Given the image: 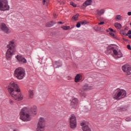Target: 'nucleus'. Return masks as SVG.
<instances>
[{
  "instance_id": "obj_32",
  "label": "nucleus",
  "mask_w": 131,
  "mask_h": 131,
  "mask_svg": "<svg viewBox=\"0 0 131 131\" xmlns=\"http://www.w3.org/2000/svg\"><path fill=\"white\" fill-rule=\"evenodd\" d=\"M126 121H131V119L130 118H126L125 119Z\"/></svg>"
},
{
  "instance_id": "obj_40",
  "label": "nucleus",
  "mask_w": 131,
  "mask_h": 131,
  "mask_svg": "<svg viewBox=\"0 0 131 131\" xmlns=\"http://www.w3.org/2000/svg\"><path fill=\"white\" fill-rule=\"evenodd\" d=\"M129 38H131V35H129Z\"/></svg>"
},
{
  "instance_id": "obj_37",
  "label": "nucleus",
  "mask_w": 131,
  "mask_h": 131,
  "mask_svg": "<svg viewBox=\"0 0 131 131\" xmlns=\"http://www.w3.org/2000/svg\"><path fill=\"white\" fill-rule=\"evenodd\" d=\"M128 34H131V30L128 31Z\"/></svg>"
},
{
  "instance_id": "obj_7",
  "label": "nucleus",
  "mask_w": 131,
  "mask_h": 131,
  "mask_svg": "<svg viewBox=\"0 0 131 131\" xmlns=\"http://www.w3.org/2000/svg\"><path fill=\"white\" fill-rule=\"evenodd\" d=\"M46 130V122L45 118L40 117L37 124V131Z\"/></svg>"
},
{
  "instance_id": "obj_33",
  "label": "nucleus",
  "mask_w": 131,
  "mask_h": 131,
  "mask_svg": "<svg viewBox=\"0 0 131 131\" xmlns=\"http://www.w3.org/2000/svg\"><path fill=\"white\" fill-rule=\"evenodd\" d=\"M104 21H102L101 23H98V25H103V24H104Z\"/></svg>"
},
{
  "instance_id": "obj_43",
  "label": "nucleus",
  "mask_w": 131,
  "mask_h": 131,
  "mask_svg": "<svg viewBox=\"0 0 131 131\" xmlns=\"http://www.w3.org/2000/svg\"><path fill=\"white\" fill-rule=\"evenodd\" d=\"M54 17H56V16H55V15H54Z\"/></svg>"
},
{
  "instance_id": "obj_31",
  "label": "nucleus",
  "mask_w": 131,
  "mask_h": 131,
  "mask_svg": "<svg viewBox=\"0 0 131 131\" xmlns=\"http://www.w3.org/2000/svg\"><path fill=\"white\" fill-rule=\"evenodd\" d=\"M109 30H110L111 32H116L115 31L113 30L111 28H109Z\"/></svg>"
},
{
  "instance_id": "obj_14",
  "label": "nucleus",
  "mask_w": 131,
  "mask_h": 131,
  "mask_svg": "<svg viewBox=\"0 0 131 131\" xmlns=\"http://www.w3.org/2000/svg\"><path fill=\"white\" fill-rule=\"evenodd\" d=\"M15 58L17 59V61L21 64H26V63H27V60H26V59L21 55H16L15 56Z\"/></svg>"
},
{
  "instance_id": "obj_36",
  "label": "nucleus",
  "mask_w": 131,
  "mask_h": 131,
  "mask_svg": "<svg viewBox=\"0 0 131 131\" xmlns=\"http://www.w3.org/2000/svg\"><path fill=\"white\" fill-rule=\"evenodd\" d=\"M127 15H128V16H131V12H128L127 13Z\"/></svg>"
},
{
  "instance_id": "obj_38",
  "label": "nucleus",
  "mask_w": 131,
  "mask_h": 131,
  "mask_svg": "<svg viewBox=\"0 0 131 131\" xmlns=\"http://www.w3.org/2000/svg\"><path fill=\"white\" fill-rule=\"evenodd\" d=\"M58 23H59V24H63V23L61 21L58 22Z\"/></svg>"
},
{
  "instance_id": "obj_8",
  "label": "nucleus",
  "mask_w": 131,
  "mask_h": 131,
  "mask_svg": "<svg viewBox=\"0 0 131 131\" xmlns=\"http://www.w3.org/2000/svg\"><path fill=\"white\" fill-rule=\"evenodd\" d=\"M10 10V6L9 5V1L0 0V11H9Z\"/></svg>"
},
{
  "instance_id": "obj_9",
  "label": "nucleus",
  "mask_w": 131,
  "mask_h": 131,
  "mask_svg": "<svg viewBox=\"0 0 131 131\" xmlns=\"http://www.w3.org/2000/svg\"><path fill=\"white\" fill-rule=\"evenodd\" d=\"M93 85H89L88 84H85L82 86V89L79 90V93L80 94L81 96L83 97H85L86 94L84 92L85 91H91V90H93Z\"/></svg>"
},
{
  "instance_id": "obj_28",
  "label": "nucleus",
  "mask_w": 131,
  "mask_h": 131,
  "mask_svg": "<svg viewBox=\"0 0 131 131\" xmlns=\"http://www.w3.org/2000/svg\"><path fill=\"white\" fill-rule=\"evenodd\" d=\"M70 5H71V6H72L74 8H76V4H75L74 3L70 2Z\"/></svg>"
},
{
  "instance_id": "obj_6",
  "label": "nucleus",
  "mask_w": 131,
  "mask_h": 131,
  "mask_svg": "<svg viewBox=\"0 0 131 131\" xmlns=\"http://www.w3.org/2000/svg\"><path fill=\"white\" fill-rule=\"evenodd\" d=\"M25 75H26V73L25 72V70L23 68H17L14 71L15 77L19 80L23 79L25 77Z\"/></svg>"
},
{
  "instance_id": "obj_13",
  "label": "nucleus",
  "mask_w": 131,
  "mask_h": 131,
  "mask_svg": "<svg viewBox=\"0 0 131 131\" xmlns=\"http://www.w3.org/2000/svg\"><path fill=\"white\" fill-rule=\"evenodd\" d=\"M0 29L7 34L11 33V30H10V29L7 27V25H6L5 23L0 24Z\"/></svg>"
},
{
  "instance_id": "obj_35",
  "label": "nucleus",
  "mask_w": 131,
  "mask_h": 131,
  "mask_svg": "<svg viewBox=\"0 0 131 131\" xmlns=\"http://www.w3.org/2000/svg\"><path fill=\"white\" fill-rule=\"evenodd\" d=\"M9 103H10V104H13V103H14V101L10 99Z\"/></svg>"
},
{
  "instance_id": "obj_12",
  "label": "nucleus",
  "mask_w": 131,
  "mask_h": 131,
  "mask_svg": "<svg viewBox=\"0 0 131 131\" xmlns=\"http://www.w3.org/2000/svg\"><path fill=\"white\" fill-rule=\"evenodd\" d=\"M70 126L72 128H75L77 126V122L76 121V117L74 116H72L70 118Z\"/></svg>"
},
{
  "instance_id": "obj_3",
  "label": "nucleus",
  "mask_w": 131,
  "mask_h": 131,
  "mask_svg": "<svg viewBox=\"0 0 131 131\" xmlns=\"http://www.w3.org/2000/svg\"><path fill=\"white\" fill-rule=\"evenodd\" d=\"M16 45H15V40H12L9 41V45H7V51L6 53V58L7 60H11L12 59V57L14 54H15V52H16Z\"/></svg>"
},
{
  "instance_id": "obj_17",
  "label": "nucleus",
  "mask_w": 131,
  "mask_h": 131,
  "mask_svg": "<svg viewBox=\"0 0 131 131\" xmlns=\"http://www.w3.org/2000/svg\"><path fill=\"white\" fill-rule=\"evenodd\" d=\"M31 111L33 113V115H36L37 113V107L36 106L34 105L31 108Z\"/></svg>"
},
{
  "instance_id": "obj_19",
  "label": "nucleus",
  "mask_w": 131,
  "mask_h": 131,
  "mask_svg": "<svg viewBox=\"0 0 131 131\" xmlns=\"http://www.w3.org/2000/svg\"><path fill=\"white\" fill-rule=\"evenodd\" d=\"M96 13L98 16H102V15H104V13H105V9H102L100 10H97Z\"/></svg>"
},
{
  "instance_id": "obj_24",
  "label": "nucleus",
  "mask_w": 131,
  "mask_h": 131,
  "mask_svg": "<svg viewBox=\"0 0 131 131\" xmlns=\"http://www.w3.org/2000/svg\"><path fill=\"white\" fill-rule=\"evenodd\" d=\"M46 27H52V26H54V24L53 23V21L47 23L46 24Z\"/></svg>"
},
{
  "instance_id": "obj_27",
  "label": "nucleus",
  "mask_w": 131,
  "mask_h": 131,
  "mask_svg": "<svg viewBox=\"0 0 131 131\" xmlns=\"http://www.w3.org/2000/svg\"><path fill=\"white\" fill-rule=\"evenodd\" d=\"M61 28L63 29V30H69V29H70V26H63Z\"/></svg>"
},
{
  "instance_id": "obj_25",
  "label": "nucleus",
  "mask_w": 131,
  "mask_h": 131,
  "mask_svg": "<svg viewBox=\"0 0 131 131\" xmlns=\"http://www.w3.org/2000/svg\"><path fill=\"white\" fill-rule=\"evenodd\" d=\"M56 65H57V67H55V68H59V67H61L62 66V63H59L58 61H56L54 64V66H56Z\"/></svg>"
},
{
  "instance_id": "obj_20",
  "label": "nucleus",
  "mask_w": 131,
  "mask_h": 131,
  "mask_svg": "<svg viewBox=\"0 0 131 131\" xmlns=\"http://www.w3.org/2000/svg\"><path fill=\"white\" fill-rule=\"evenodd\" d=\"M93 4V1L92 0H87L84 4H83V7H88V6H91Z\"/></svg>"
},
{
  "instance_id": "obj_21",
  "label": "nucleus",
  "mask_w": 131,
  "mask_h": 131,
  "mask_svg": "<svg viewBox=\"0 0 131 131\" xmlns=\"http://www.w3.org/2000/svg\"><path fill=\"white\" fill-rule=\"evenodd\" d=\"M114 26L116 27V28H117V29H121V28L122 27L121 24L118 23H116Z\"/></svg>"
},
{
  "instance_id": "obj_29",
  "label": "nucleus",
  "mask_w": 131,
  "mask_h": 131,
  "mask_svg": "<svg viewBox=\"0 0 131 131\" xmlns=\"http://www.w3.org/2000/svg\"><path fill=\"white\" fill-rule=\"evenodd\" d=\"M110 35H111V36H113V37H115V35L114 34V33L111 32H110Z\"/></svg>"
},
{
  "instance_id": "obj_4",
  "label": "nucleus",
  "mask_w": 131,
  "mask_h": 131,
  "mask_svg": "<svg viewBox=\"0 0 131 131\" xmlns=\"http://www.w3.org/2000/svg\"><path fill=\"white\" fill-rule=\"evenodd\" d=\"M116 48V46L115 45H110L106 48V50L105 51V54L106 55H109L110 54H112V52H113L114 54L116 57H117L118 58H122L123 57V54H122V52L120 50H116L115 48Z\"/></svg>"
},
{
  "instance_id": "obj_26",
  "label": "nucleus",
  "mask_w": 131,
  "mask_h": 131,
  "mask_svg": "<svg viewBox=\"0 0 131 131\" xmlns=\"http://www.w3.org/2000/svg\"><path fill=\"white\" fill-rule=\"evenodd\" d=\"M116 19H117V20H119V21H121V20H122V16L120 15H117Z\"/></svg>"
},
{
  "instance_id": "obj_22",
  "label": "nucleus",
  "mask_w": 131,
  "mask_h": 131,
  "mask_svg": "<svg viewBox=\"0 0 131 131\" xmlns=\"http://www.w3.org/2000/svg\"><path fill=\"white\" fill-rule=\"evenodd\" d=\"M79 16V14H77L74 15L72 17V19L73 20V21H77L78 20V16Z\"/></svg>"
},
{
  "instance_id": "obj_30",
  "label": "nucleus",
  "mask_w": 131,
  "mask_h": 131,
  "mask_svg": "<svg viewBox=\"0 0 131 131\" xmlns=\"http://www.w3.org/2000/svg\"><path fill=\"white\" fill-rule=\"evenodd\" d=\"M80 26H81L80 23H78L76 25V27H77V28H79V27H80Z\"/></svg>"
},
{
  "instance_id": "obj_16",
  "label": "nucleus",
  "mask_w": 131,
  "mask_h": 131,
  "mask_svg": "<svg viewBox=\"0 0 131 131\" xmlns=\"http://www.w3.org/2000/svg\"><path fill=\"white\" fill-rule=\"evenodd\" d=\"M28 93L29 99H33L34 98V89L33 88L30 89Z\"/></svg>"
},
{
  "instance_id": "obj_15",
  "label": "nucleus",
  "mask_w": 131,
  "mask_h": 131,
  "mask_svg": "<svg viewBox=\"0 0 131 131\" xmlns=\"http://www.w3.org/2000/svg\"><path fill=\"white\" fill-rule=\"evenodd\" d=\"M122 70L126 72L127 75H131V68L129 66L125 64L122 67Z\"/></svg>"
},
{
  "instance_id": "obj_2",
  "label": "nucleus",
  "mask_w": 131,
  "mask_h": 131,
  "mask_svg": "<svg viewBox=\"0 0 131 131\" xmlns=\"http://www.w3.org/2000/svg\"><path fill=\"white\" fill-rule=\"evenodd\" d=\"M126 91L124 89L117 88L115 90L112 94V97L114 100L119 101L122 99H124L126 97Z\"/></svg>"
},
{
  "instance_id": "obj_5",
  "label": "nucleus",
  "mask_w": 131,
  "mask_h": 131,
  "mask_svg": "<svg viewBox=\"0 0 131 131\" xmlns=\"http://www.w3.org/2000/svg\"><path fill=\"white\" fill-rule=\"evenodd\" d=\"M19 115L20 119L23 121H30L32 119V116L29 114V108L26 107L21 110Z\"/></svg>"
},
{
  "instance_id": "obj_11",
  "label": "nucleus",
  "mask_w": 131,
  "mask_h": 131,
  "mask_svg": "<svg viewBox=\"0 0 131 131\" xmlns=\"http://www.w3.org/2000/svg\"><path fill=\"white\" fill-rule=\"evenodd\" d=\"M89 122L83 121L81 123V126H82V130L83 131H92V129L89 126Z\"/></svg>"
},
{
  "instance_id": "obj_42",
  "label": "nucleus",
  "mask_w": 131,
  "mask_h": 131,
  "mask_svg": "<svg viewBox=\"0 0 131 131\" xmlns=\"http://www.w3.org/2000/svg\"><path fill=\"white\" fill-rule=\"evenodd\" d=\"M76 1H80V0H76Z\"/></svg>"
},
{
  "instance_id": "obj_41",
  "label": "nucleus",
  "mask_w": 131,
  "mask_h": 131,
  "mask_svg": "<svg viewBox=\"0 0 131 131\" xmlns=\"http://www.w3.org/2000/svg\"><path fill=\"white\" fill-rule=\"evenodd\" d=\"M84 23V22H82V21L81 22V24H83Z\"/></svg>"
},
{
  "instance_id": "obj_10",
  "label": "nucleus",
  "mask_w": 131,
  "mask_h": 131,
  "mask_svg": "<svg viewBox=\"0 0 131 131\" xmlns=\"http://www.w3.org/2000/svg\"><path fill=\"white\" fill-rule=\"evenodd\" d=\"M70 106L71 108H73L74 109H76V107H77V105H78V102L79 100L78 99L75 97H72V99L70 100Z\"/></svg>"
},
{
  "instance_id": "obj_23",
  "label": "nucleus",
  "mask_w": 131,
  "mask_h": 131,
  "mask_svg": "<svg viewBox=\"0 0 131 131\" xmlns=\"http://www.w3.org/2000/svg\"><path fill=\"white\" fill-rule=\"evenodd\" d=\"M126 110V108L123 106H120L118 108V111L119 112H123V111H125Z\"/></svg>"
},
{
  "instance_id": "obj_34",
  "label": "nucleus",
  "mask_w": 131,
  "mask_h": 131,
  "mask_svg": "<svg viewBox=\"0 0 131 131\" xmlns=\"http://www.w3.org/2000/svg\"><path fill=\"white\" fill-rule=\"evenodd\" d=\"M128 50H131V47L130 45H128L127 46Z\"/></svg>"
},
{
  "instance_id": "obj_1",
  "label": "nucleus",
  "mask_w": 131,
  "mask_h": 131,
  "mask_svg": "<svg viewBox=\"0 0 131 131\" xmlns=\"http://www.w3.org/2000/svg\"><path fill=\"white\" fill-rule=\"evenodd\" d=\"M8 93L16 101H21L23 95L21 94L20 88L17 83L12 81L8 86Z\"/></svg>"
},
{
  "instance_id": "obj_18",
  "label": "nucleus",
  "mask_w": 131,
  "mask_h": 131,
  "mask_svg": "<svg viewBox=\"0 0 131 131\" xmlns=\"http://www.w3.org/2000/svg\"><path fill=\"white\" fill-rule=\"evenodd\" d=\"M81 78H82V76L80 74H78L75 76V82H79V81L81 80Z\"/></svg>"
},
{
  "instance_id": "obj_39",
  "label": "nucleus",
  "mask_w": 131,
  "mask_h": 131,
  "mask_svg": "<svg viewBox=\"0 0 131 131\" xmlns=\"http://www.w3.org/2000/svg\"><path fill=\"white\" fill-rule=\"evenodd\" d=\"M46 3V0L43 1V4H45Z\"/></svg>"
}]
</instances>
